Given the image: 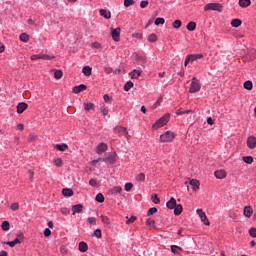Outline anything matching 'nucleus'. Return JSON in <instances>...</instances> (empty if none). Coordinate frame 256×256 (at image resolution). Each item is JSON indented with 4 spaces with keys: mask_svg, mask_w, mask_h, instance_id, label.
Wrapping results in <instances>:
<instances>
[{
    "mask_svg": "<svg viewBox=\"0 0 256 256\" xmlns=\"http://www.w3.org/2000/svg\"><path fill=\"white\" fill-rule=\"evenodd\" d=\"M85 111H95V104L93 103H84Z\"/></svg>",
    "mask_w": 256,
    "mask_h": 256,
    "instance_id": "obj_33",
    "label": "nucleus"
},
{
    "mask_svg": "<svg viewBox=\"0 0 256 256\" xmlns=\"http://www.w3.org/2000/svg\"><path fill=\"white\" fill-rule=\"evenodd\" d=\"M149 5V1L143 0L140 2L141 9H145Z\"/></svg>",
    "mask_w": 256,
    "mask_h": 256,
    "instance_id": "obj_63",
    "label": "nucleus"
},
{
    "mask_svg": "<svg viewBox=\"0 0 256 256\" xmlns=\"http://www.w3.org/2000/svg\"><path fill=\"white\" fill-rule=\"evenodd\" d=\"M103 99H104L105 103H111V101H113V98L109 97L108 94H105L103 96Z\"/></svg>",
    "mask_w": 256,
    "mask_h": 256,
    "instance_id": "obj_64",
    "label": "nucleus"
},
{
    "mask_svg": "<svg viewBox=\"0 0 256 256\" xmlns=\"http://www.w3.org/2000/svg\"><path fill=\"white\" fill-rule=\"evenodd\" d=\"M40 59L47 61V60L55 59V56H49L47 54H40Z\"/></svg>",
    "mask_w": 256,
    "mask_h": 256,
    "instance_id": "obj_51",
    "label": "nucleus"
},
{
    "mask_svg": "<svg viewBox=\"0 0 256 256\" xmlns=\"http://www.w3.org/2000/svg\"><path fill=\"white\" fill-rule=\"evenodd\" d=\"M177 205V200L174 197H171L170 200L166 203L167 209H175Z\"/></svg>",
    "mask_w": 256,
    "mask_h": 256,
    "instance_id": "obj_14",
    "label": "nucleus"
},
{
    "mask_svg": "<svg viewBox=\"0 0 256 256\" xmlns=\"http://www.w3.org/2000/svg\"><path fill=\"white\" fill-rule=\"evenodd\" d=\"M10 209H12V211H18L19 203L15 202V203L11 204Z\"/></svg>",
    "mask_w": 256,
    "mask_h": 256,
    "instance_id": "obj_62",
    "label": "nucleus"
},
{
    "mask_svg": "<svg viewBox=\"0 0 256 256\" xmlns=\"http://www.w3.org/2000/svg\"><path fill=\"white\" fill-rule=\"evenodd\" d=\"M95 201H97V203H105V196L103 193H98L95 197Z\"/></svg>",
    "mask_w": 256,
    "mask_h": 256,
    "instance_id": "obj_35",
    "label": "nucleus"
},
{
    "mask_svg": "<svg viewBox=\"0 0 256 256\" xmlns=\"http://www.w3.org/2000/svg\"><path fill=\"white\" fill-rule=\"evenodd\" d=\"M247 147L249 149H255L256 147V136L252 135L247 138Z\"/></svg>",
    "mask_w": 256,
    "mask_h": 256,
    "instance_id": "obj_10",
    "label": "nucleus"
},
{
    "mask_svg": "<svg viewBox=\"0 0 256 256\" xmlns=\"http://www.w3.org/2000/svg\"><path fill=\"white\" fill-rule=\"evenodd\" d=\"M92 48L93 49H103V46L99 42H93L92 43Z\"/></svg>",
    "mask_w": 256,
    "mask_h": 256,
    "instance_id": "obj_55",
    "label": "nucleus"
},
{
    "mask_svg": "<svg viewBox=\"0 0 256 256\" xmlns=\"http://www.w3.org/2000/svg\"><path fill=\"white\" fill-rule=\"evenodd\" d=\"M135 60L136 61H141L143 63L142 67H143V69H145V63H147V58L146 57L139 56V54H136Z\"/></svg>",
    "mask_w": 256,
    "mask_h": 256,
    "instance_id": "obj_31",
    "label": "nucleus"
},
{
    "mask_svg": "<svg viewBox=\"0 0 256 256\" xmlns=\"http://www.w3.org/2000/svg\"><path fill=\"white\" fill-rule=\"evenodd\" d=\"M108 149V146L107 144L105 143H100L98 146H97V153L98 155H101V153H105Z\"/></svg>",
    "mask_w": 256,
    "mask_h": 256,
    "instance_id": "obj_15",
    "label": "nucleus"
},
{
    "mask_svg": "<svg viewBox=\"0 0 256 256\" xmlns=\"http://www.w3.org/2000/svg\"><path fill=\"white\" fill-rule=\"evenodd\" d=\"M161 127H164V125L162 124V122H160L159 119L152 125V129H154V131H157V129H161Z\"/></svg>",
    "mask_w": 256,
    "mask_h": 256,
    "instance_id": "obj_38",
    "label": "nucleus"
},
{
    "mask_svg": "<svg viewBox=\"0 0 256 256\" xmlns=\"http://www.w3.org/2000/svg\"><path fill=\"white\" fill-rule=\"evenodd\" d=\"M161 127H164V125L162 124V122H160L159 119L152 125V129H154V131H157V129H161Z\"/></svg>",
    "mask_w": 256,
    "mask_h": 256,
    "instance_id": "obj_39",
    "label": "nucleus"
},
{
    "mask_svg": "<svg viewBox=\"0 0 256 256\" xmlns=\"http://www.w3.org/2000/svg\"><path fill=\"white\" fill-rule=\"evenodd\" d=\"M137 181H145V173H140L136 176Z\"/></svg>",
    "mask_w": 256,
    "mask_h": 256,
    "instance_id": "obj_60",
    "label": "nucleus"
},
{
    "mask_svg": "<svg viewBox=\"0 0 256 256\" xmlns=\"http://www.w3.org/2000/svg\"><path fill=\"white\" fill-rule=\"evenodd\" d=\"M177 135L175 132L172 131H166L164 134L160 135V141L162 143H171Z\"/></svg>",
    "mask_w": 256,
    "mask_h": 256,
    "instance_id": "obj_2",
    "label": "nucleus"
},
{
    "mask_svg": "<svg viewBox=\"0 0 256 256\" xmlns=\"http://www.w3.org/2000/svg\"><path fill=\"white\" fill-rule=\"evenodd\" d=\"M249 235H250V237L256 238V228L255 227H252L249 229Z\"/></svg>",
    "mask_w": 256,
    "mask_h": 256,
    "instance_id": "obj_58",
    "label": "nucleus"
},
{
    "mask_svg": "<svg viewBox=\"0 0 256 256\" xmlns=\"http://www.w3.org/2000/svg\"><path fill=\"white\" fill-rule=\"evenodd\" d=\"M133 82L132 81H128L127 83H125V85H124V91H130L131 89H132V87H133Z\"/></svg>",
    "mask_w": 256,
    "mask_h": 256,
    "instance_id": "obj_47",
    "label": "nucleus"
},
{
    "mask_svg": "<svg viewBox=\"0 0 256 256\" xmlns=\"http://www.w3.org/2000/svg\"><path fill=\"white\" fill-rule=\"evenodd\" d=\"M191 113V110H183L182 108L176 110V115H187Z\"/></svg>",
    "mask_w": 256,
    "mask_h": 256,
    "instance_id": "obj_44",
    "label": "nucleus"
},
{
    "mask_svg": "<svg viewBox=\"0 0 256 256\" xmlns=\"http://www.w3.org/2000/svg\"><path fill=\"white\" fill-rule=\"evenodd\" d=\"M81 91H87V85L85 84H80L78 86H74L72 89V93H75V95H79Z\"/></svg>",
    "mask_w": 256,
    "mask_h": 256,
    "instance_id": "obj_9",
    "label": "nucleus"
},
{
    "mask_svg": "<svg viewBox=\"0 0 256 256\" xmlns=\"http://www.w3.org/2000/svg\"><path fill=\"white\" fill-rule=\"evenodd\" d=\"M60 211H61L62 215H69L71 213V211L67 207H62L60 209Z\"/></svg>",
    "mask_w": 256,
    "mask_h": 256,
    "instance_id": "obj_53",
    "label": "nucleus"
},
{
    "mask_svg": "<svg viewBox=\"0 0 256 256\" xmlns=\"http://www.w3.org/2000/svg\"><path fill=\"white\" fill-rule=\"evenodd\" d=\"M189 185H191L193 191H199L201 182H199V180H197V179H192L189 181Z\"/></svg>",
    "mask_w": 256,
    "mask_h": 256,
    "instance_id": "obj_11",
    "label": "nucleus"
},
{
    "mask_svg": "<svg viewBox=\"0 0 256 256\" xmlns=\"http://www.w3.org/2000/svg\"><path fill=\"white\" fill-rule=\"evenodd\" d=\"M2 231H9L11 229V225L9 224V221H3L1 224Z\"/></svg>",
    "mask_w": 256,
    "mask_h": 256,
    "instance_id": "obj_37",
    "label": "nucleus"
},
{
    "mask_svg": "<svg viewBox=\"0 0 256 256\" xmlns=\"http://www.w3.org/2000/svg\"><path fill=\"white\" fill-rule=\"evenodd\" d=\"M93 68H91V66H84L82 68V73L83 75H85V77H91Z\"/></svg>",
    "mask_w": 256,
    "mask_h": 256,
    "instance_id": "obj_17",
    "label": "nucleus"
},
{
    "mask_svg": "<svg viewBox=\"0 0 256 256\" xmlns=\"http://www.w3.org/2000/svg\"><path fill=\"white\" fill-rule=\"evenodd\" d=\"M242 24H243V21H241V19L239 18H235L231 21V26L234 27L235 29H237V27H241Z\"/></svg>",
    "mask_w": 256,
    "mask_h": 256,
    "instance_id": "obj_23",
    "label": "nucleus"
},
{
    "mask_svg": "<svg viewBox=\"0 0 256 256\" xmlns=\"http://www.w3.org/2000/svg\"><path fill=\"white\" fill-rule=\"evenodd\" d=\"M181 25H183V22H181V20H175L173 23H172V27L174 29H181Z\"/></svg>",
    "mask_w": 256,
    "mask_h": 256,
    "instance_id": "obj_41",
    "label": "nucleus"
},
{
    "mask_svg": "<svg viewBox=\"0 0 256 256\" xmlns=\"http://www.w3.org/2000/svg\"><path fill=\"white\" fill-rule=\"evenodd\" d=\"M151 201H153L156 205H159L161 203V199L157 194H153L151 197Z\"/></svg>",
    "mask_w": 256,
    "mask_h": 256,
    "instance_id": "obj_42",
    "label": "nucleus"
},
{
    "mask_svg": "<svg viewBox=\"0 0 256 256\" xmlns=\"http://www.w3.org/2000/svg\"><path fill=\"white\" fill-rule=\"evenodd\" d=\"M89 250V246L86 244V242L81 241L79 243V251L80 253H87Z\"/></svg>",
    "mask_w": 256,
    "mask_h": 256,
    "instance_id": "obj_20",
    "label": "nucleus"
},
{
    "mask_svg": "<svg viewBox=\"0 0 256 256\" xmlns=\"http://www.w3.org/2000/svg\"><path fill=\"white\" fill-rule=\"evenodd\" d=\"M62 195L64 197H73V189H71V188L62 189Z\"/></svg>",
    "mask_w": 256,
    "mask_h": 256,
    "instance_id": "obj_22",
    "label": "nucleus"
},
{
    "mask_svg": "<svg viewBox=\"0 0 256 256\" xmlns=\"http://www.w3.org/2000/svg\"><path fill=\"white\" fill-rule=\"evenodd\" d=\"M122 191H123V188H121V186H115L112 189H110L108 193L110 195H117V193L121 194Z\"/></svg>",
    "mask_w": 256,
    "mask_h": 256,
    "instance_id": "obj_19",
    "label": "nucleus"
},
{
    "mask_svg": "<svg viewBox=\"0 0 256 256\" xmlns=\"http://www.w3.org/2000/svg\"><path fill=\"white\" fill-rule=\"evenodd\" d=\"M87 221L90 225H97V219L95 217H89Z\"/></svg>",
    "mask_w": 256,
    "mask_h": 256,
    "instance_id": "obj_54",
    "label": "nucleus"
},
{
    "mask_svg": "<svg viewBox=\"0 0 256 256\" xmlns=\"http://www.w3.org/2000/svg\"><path fill=\"white\" fill-rule=\"evenodd\" d=\"M155 25H165V18H156L154 21Z\"/></svg>",
    "mask_w": 256,
    "mask_h": 256,
    "instance_id": "obj_50",
    "label": "nucleus"
},
{
    "mask_svg": "<svg viewBox=\"0 0 256 256\" xmlns=\"http://www.w3.org/2000/svg\"><path fill=\"white\" fill-rule=\"evenodd\" d=\"M126 219H128L126 221V225H131V223H135V221H137V217L136 216H131L129 218V216H126Z\"/></svg>",
    "mask_w": 256,
    "mask_h": 256,
    "instance_id": "obj_46",
    "label": "nucleus"
},
{
    "mask_svg": "<svg viewBox=\"0 0 256 256\" xmlns=\"http://www.w3.org/2000/svg\"><path fill=\"white\" fill-rule=\"evenodd\" d=\"M113 133H115V135H118L119 137H120V135H128L127 128H125L123 126L114 127Z\"/></svg>",
    "mask_w": 256,
    "mask_h": 256,
    "instance_id": "obj_8",
    "label": "nucleus"
},
{
    "mask_svg": "<svg viewBox=\"0 0 256 256\" xmlns=\"http://www.w3.org/2000/svg\"><path fill=\"white\" fill-rule=\"evenodd\" d=\"M131 5H135V0H124V7H131Z\"/></svg>",
    "mask_w": 256,
    "mask_h": 256,
    "instance_id": "obj_52",
    "label": "nucleus"
},
{
    "mask_svg": "<svg viewBox=\"0 0 256 256\" xmlns=\"http://www.w3.org/2000/svg\"><path fill=\"white\" fill-rule=\"evenodd\" d=\"M157 207H152V208H149V210L147 211V216L148 217H151V215H155V213H157Z\"/></svg>",
    "mask_w": 256,
    "mask_h": 256,
    "instance_id": "obj_49",
    "label": "nucleus"
},
{
    "mask_svg": "<svg viewBox=\"0 0 256 256\" xmlns=\"http://www.w3.org/2000/svg\"><path fill=\"white\" fill-rule=\"evenodd\" d=\"M100 219L104 225H107L108 227H111V220L107 216H100Z\"/></svg>",
    "mask_w": 256,
    "mask_h": 256,
    "instance_id": "obj_36",
    "label": "nucleus"
},
{
    "mask_svg": "<svg viewBox=\"0 0 256 256\" xmlns=\"http://www.w3.org/2000/svg\"><path fill=\"white\" fill-rule=\"evenodd\" d=\"M187 31H195L197 29V23L191 21L186 25Z\"/></svg>",
    "mask_w": 256,
    "mask_h": 256,
    "instance_id": "obj_29",
    "label": "nucleus"
},
{
    "mask_svg": "<svg viewBox=\"0 0 256 256\" xmlns=\"http://www.w3.org/2000/svg\"><path fill=\"white\" fill-rule=\"evenodd\" d=\"M125 191H131L133 189V183L128 182L124 186Z\"/></svg>",
    "mask_w": 256,
    "mask_h": 256,
    "instance_id": "obj_56",
    "label": "nucleus"
},
{
    "mask_svg": "<svg viewBox=\"0 0 256 256\" xmlns=\"http://www.w3.org/2000/svg\"><path fill=\"white\" fill-rule=\"evenodd\" d=\"M204 11H218V13H221L223 11V5L220 3H208L204 6Z\"/></svg>",
    "mask_w": 256,
    "mask_h": 256,
    "instance_id": "obj_3",
    "label": "nucleus"
},
{
    "mask_svg": "<svg viewBox=\"0 0 256 256\" xmlns=\"http://www.w3.org/2000/svg\"><path fill=\"white\" fill-rule=\"evenodd\" d=\"M243 87L246 91H251L253 89V82L251 80H247L244 82Z\"/></svg>",
    "mask_w": 256,
    "mask_h": 256,
    "instance_id": "obj_30",
    "label": "nucleus"
},
{
    "mask_svg": "<svg viewBox=\"0 0 256 256\" xmlns=\"http://www.w3.org/2000/svg\"><path fill=\"white\" fill-rule=\"evenodd\" d=\"M198 59H203V54H189L186 56L184 65L187 67L193 61H197Z\"/></svg>",
    "mask_w": 256,
    "mask_h": 256,
    "instance_id": "obj_4",
    "label": "nucleus"
},
{
    "mask_svg": "<svg viewBox=\"0 0 256 256\" xmlns=\"http://www.w3.org/2000/svg\"><path fill=\"white\" fill-rule=\"evenodd\" d=\"M83 213V204H75L72 206V215Z\"/></svg>",
    "mask_w": 256,
    "mask_h": 256,
    "instance_id": "obj_12",
    "label": "nucleus"
},
{
    "mask_svg": "<svg viewBox=\"0 0 256 256\" xmlns=\"http://www.w3.org/2000/svg\"><path fill=\"white\" fill-rule=\"evenodd\" d=\"M100 111H101V113L104 115V117H105L106 115H109V109H107V107H105V106L101 107V108H100Z\"/></svg>",
    "mask_w": 256,
    "mask_h": 256,
    "instance_id": "obj_59",
    "label": "nucleus"
},
{
    "mask_svg": "<svg viewBox=\"0 0 256 256\" xmlns=\"http://www.w3.org/2000/svg\"><path fill=\"white\" fill-rule=\"evenodd\" d=\"M93 236L96 237V239H101V237H103L101 229H96L93 233Z\"/></svg>",
    "mask_w": 256,
    "mask_h": 256,
    "instance_id": "obj_45",
    "label": "nucleus"
},
{
    "mask_svg": "<svg viewBox=\"0 0 256 256\" xmlns=\"http://www.w3.org/2000/svg\"><path fill=\"white\" fill-rule=\"evenodd\" d=\"M100 15L104 17V19H111V12L106 9H100Z\"/></svg>",
    "mask_w": 256,
    "mask_h": 256,
    "instance_id": "obj_26",
    "label": "nucleus"
},
{
    "mask_svg": "<svg viewBox=\"0 0 256 256\" xmlns=\"http://www.w3.org/2000/svg\"><path fill=\"white\" fill-rule=\"evenodd\" d=\"M61 77H63V70H56L54 72V78L59 80V79H61Z\"/></svg>",
    "mask_w": 256,
    "mask_h": 256,
    "instance_id": "obj_48",
    "label": "nucleus"
},
{
    "mask_svg": "<svg viewBox=\"0 0 256 256\" xmlns=\"http://www.w3.org/2000/svg\"><path fill=\"white\" fill-rule=\"evenodd\" d=\"M238 5L242 7V9H246L251 5V0H239Z\"/></svg>",
    "mask_w": 256,
    "mask_h": 256,
    "instance_id": "obj_24",
    "label": "nucleus"
},
{
    "mask_svg": "<svg viewBox=\"0 0 256 256\" xmlns=\"http://www.w3.org/2000/svg\"><path fill=\"white\" fill-rule=\"evenodd\" d=\"M130 76H131V79H139V77H141V70L134 69L130 73Z\"/></svg>",
    "mask_w": 256,
    "mask_h": 256,
    "instance_id": "obj_27",
    "label": "nucleus"
},
{
    "mask_svg": "<svg viewBox=\"0 0 256 256\" xmlns=\"http://www.w3.org/2000/svg\"><path fill=\"white\" fill-rule=\"evenodd\" d=\"M170 119H171V114L170 113H166L161 118H159L158 120L160 122H162V124L165 126V125H167V123H169Z\"/></svg>",
    "mask_w": 256,
    "mask_h": 256,
    "instance_id": "obj_16",
    "label": "nucleus"
},
{
    "mask_svg": "<svg viewBox=\"0 0 256 256\" xmlns=\"http://www.w3.org/2000/svg\"><path fill=\"white\" fill-rule=\"evenodd\" d=\"M179 251H183V248L177 246V245H171V252L174 255H179Z\"/></svg>",
    "mask_w": 256,
    "mask_h": 256,
    "instance_id": "obj_32",
    "label": "nucleus"
},
{
    "mask_svg": "<svg viewBox=\"0 0 256 256\" xmlns=\"http://www.w3.org/2000/svg\"><path fill=\"white\" fill-rule=\"evenodd\" d=\"M20 41H22L23 43H29V34L27 33H22L19 36Z\"/></svg>",
    "mask_w": 256,
    "mask_h": 256,
    "instance_id": "obj_34",
    "label": "nucleus"
},
{
    "mask_svg": "<svg viewBox=\"0 0 256 256\" xmlns=\"http://www.w3.org/2000/svg\"><path fill=\"white\" fill-rule=\"evenodd\" d=\"M173 209L174 215H176V217H179V215L183 213V205L181 204H176V206Z\"/></svg>",
    "mask_w": 256,
    "mask_h": 256,
    "instance_id": "obj_18",
    "label": "nucleus"
},
{
    "mask_svg": "<svg viewBox=\"0 0 256 256\" xmlns=\"http://www.w3.org/2000/svg\"><path fill=\"white\" fill-rule=\"evenodd\" d=\"M214 176L216 179H225V177H227V172H225V170H216Z\"/></svg>",
    "mask_w": 256,
    "mask_h": 256,
    "instance_id": "obj_13",
    "label": "nucleus"
},
{
    "mask_svg": "<svg viewBox=\"0 0 256 256\" xmlns=\"http://www.w3.org/2000/svg\"><path fill=\"white\" fill-rule=\"evenodd\" d=\"M149 43H155L157 41V34L152 33L148 36Z\"/></svg>",
    "mask_w": 256,
    "mask_h": 256,
    "instance_id": "obj_43",
    "label": "nucleus"
},
{
    "mask_svg": "<svg viewBox=\"0 0 256 256\" xmlns=\"http://www.w3.org/2000/svg\"><path fill=\"white\" fill-rule=\"evenodd\" d=\"M55 149H57V151H67V149H69V146L67 144H56L55 145Z\"/></svg>",
    "mask_w": 256,
    "mask_h": 256,
    "instance_id": "obj_28",
    "label": "nucleus"
},
{
    "mask_svg": "<svg viewBox=\"0 0 256 256\" xmlns=\"http://www.w3.org/2000/svg\"><path fill=\"white\" fill-rule=\"evenodd\" d=\"M54 163L56 167H61L63 165V160L61 158H58L54 160Z\"/></svg>",
    "mask_w": 256,
    "mask_h": 256,
    "instance_id": "obj_61",
    "label": "nucleus"
},
{
    "mask_svg": "<svg viewBox=\"0 0 256 256\" xmlns=\"http://www.w3.org/2000/svg\"><path fill=\"white\" fill-rule=\"evenodd\" d=\"M243 213L249 219L253 215V208L251 206H245Z\"/></svg>",
    "mask_w": 256,
    "mask_h": 256,
    "instance_id": "obj_21",
    "label": "nucleus"
},
{
    "mask_svg": "<svg viewBox=\"0 0 256 256\" xmlns=\"http://www.w3.org/2000/svg\"><path fill=\"white\" fill-rule=\"evenodd\" d=\"M199 91H201V81H199V79H197V77H193L188 92L189 93H199Z\"/></svg>",
    "mask_w": 256,
    "mask_h": 256,
    "instance_id": "obj_1",
    "label": "nucleus"
},
{
    "mask_svg": "<svg viewBox=\"0 0 256 256\" xmlns=\"http://www.w3.org/2000/svg\"><path fill=\"white\" fill-rule=\"evenodd\" d=\"M16 109H17L18 115H21L22 113H25L27 109H29V104H27L26 102H20L16 106Z\"/></svg>",
    "mask_w": 256,
    "mask_h": 256,
    "instance_id": "obj_7",
    "label": "nucleus"
},
{
    "mask_svg": "<svg viewBox=\"0 0 256 256\" xmlns=\"http://www.w3.org/2000/svg\"><path fill=\"white\" fill-rule=\"evenodd\" d=\"M196 213L199 215L202 223L206 225V227H209V225H211V222H209L207 215L205 214V212H203L202 209H197Z\"/></svg>",
    "mask_w": 256,
    "mask_h": 256,
    "instance_id": "obj_6",
    "label": "nucleus"
},
{
    "mask_svg": "<svg viewBox=\"0 0 256 256\" xmlns=\"http://www.w3.org/2000/svg\"><path fill=\"white\" fill-rule=\"evenodd\" d=\"M242 161L246 163L247 165H251L253 163V157L252 156H243Z\"/></svg>",
    "mask_w": 256,
    "mask_h": 256,
    "instance_id": "obj_40",
    "label": "nucleus"
},
{
    "mask_svg": "<svg viewBox=\"0 0 256 256\" xmlns=\"http://www.w3.org/2000/svg\"><path fill=\"white\" fill-rule=\"evenodd\" d=\"M111 31V37L113 39V41H115L116 43H118V41H120L121 39V28L117 27L115 28H110Z\"/></svg>",
    "mask_w": 256,
    "mask_h": 256,
    "instance_id": "obj_5",
    "label": "nucleus"
},
{
    "mask_svg": "<svg viewBox=\"0 0 256 256\" xmlns=\"http://www.w3.org/2000/svg\"><path fill=\"white\" fill-rule=\"evenodd\" d=\"M2 245H8L9 247H15V242L13 241H2Z\"/></svg>",
    "mask_w": 256,
    "mask_h": 256,
    "instance_id": "obj_57",
    "label": "nucleus"
},
{
    "mask_svg": "<svg viewBox=\"0 0 256 256\" xmlns=\"http://www.w3.org/2000/svg\"><path fill=\"white\" fill-rule=\"evenodd\" d=\"M117 153L111 154L108 157H106V161H108V163H110V165H113V163H115L117 161Z\"/></svg>",
    "mask_w": 256,
    "mask_h": 256,
    "instance_id": "obj_25",
    "label": "nucleus"
}]
</instances>
